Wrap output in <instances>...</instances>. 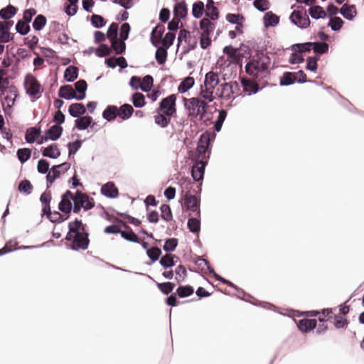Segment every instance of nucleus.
Segmentation results:
<instances>
[{
    "mask_svg": "<svg viewBox=\"0 0 364 364\" xmlns=\"http://www.w3.org/2000/svg\"><path fill=\"white\" fill-rule=\"evenodd\" d=\"M255 54L246 61L245 73L249 76L265 79L271 74V58L267 50L268 47H257Z\"/></svg>",
    "mask_w": 364,
    "mask_h": 364,
    "instance_id": "nucleus-1",
    "label": "nucleus"
},
{
    "mask_svg": "<svg viewBox=\"0 0 364 364\" xmlns=\"http://www.w3.org/2000/svg\"><path fill=\"white\" fill-rule=\"evenodd\" d=\"M74 86L78 95L74 93L72 85H64L60 86L58 90V97L66 100H75L77 101H82L85 99L88 87L87 81L84 79H80L75 82Z\"/></svg>",
    "mask_w": 364,
    "mask_h": 364,
    "instance_id": "nucleus-2",
    "label": "nucleus"
},
{
    "mask_svg": "<svg viewBox=\"0 0 364 364\" xmlns=\"http://www.w3.org/2000/svg\"><path fill=\"white\" fill-rule=\"evenodd\" d=\"M215 136V134L211 133L209 131H205L200 134L197 141L196 149L188 151L190 158L202 159L206 156L210 157L212 148L210 142L214 141Z\"/></svg>",
    "mask_w": 364,
    "mask_h": 364,
    "instance_id": "nucleus-3",
    "label": "nucleus"
},
{
    "mask_svg": "<svg viewBox=\"0 0 364 364\" xmlns=\"http://www.w3.org/2000/svg\"><path fill=\"white\" fill-rule=\"evenodd\" d=\"M23 87L26 94L30 97L32 102H35L42 97L44 87L36 77L31 73H27L23 80Z\"/></svg>",
    "mask_w": 364,
    "mask_h": 364,
    "instance_id": "nucleus-4",
    "label": "nucleus"
},
{
    "mask_svg": "<svg viewBox=\"0 0 364 364\" xmlns=\"http://www.w3.org/2000/svg\"><path fill=\"white\" fill-rule=\"evenodd\" d=\"M242 47H223V51L227 55L228 59L231 64L235 65H242L244 59V53H251V47H245L246 50H242Z\"/></svg>",
    "mask_w": 364,
    "mask_h": 364,
    "instance_id": "nucleus-5",
    "label": "nucleus"
},
{
    "mask_svg": "<svg viewBox=\"0 0 364 364\" xmlns=\"http://www.w3.org/2000/svg\"><path fill=\"white\" fill-rule=\"evenodd\" d=\"M190 159L193 162V165L191 167V175L193 180L196 182H203L205 168L208 164L209 156H206L202 159Z\"/></svg>",
    "mask_w": 364,
    "mask_h": 364,
    "instance_id": "nucleus-6",
    "label": "nucleus"
},
{
    "mask_svg": "<svg viewBox=\"0 0 364 364\" xmlns=\"http://www.w3.org/2000/svg\"><path fill=\"white\" fill-rule=\"evenodd\" d=\"M176 94H171L167 97H165L161 100L159 103V107L156 109L155 112L160 114L161 112L168 113V116L170 114L175 116L176 115Z\"/></svg>",
    "mask_w": 364,
    "mask_h": 364,
    "instance_id": "nucleus-7",
    "label": "nucleus"
},
{
    "mask_svg": "<svg viewBox=\"0 0 364 364\" xmlns=\"http://www.w3.org/2000/svg\"><path fill=\"white\" fill-rule=\"evenodd\" d=\"M89 232L85 228L80 230V232L74 235L75 238L73 240L71 246L67 245V248L73 251H78L80 250H86L90 245Z\"/></svg>",
    "mask_w": 364,
    "mask_h": 364,
    "instance_id": "nucleus-8",
    "label": "nucleus"
},
{
    "mask_svg": "<svg viewBox=\"0 0 364 364\" xmlns=\"http://www.w3.org/2000/svg\"><path fill=\"white\" fill-rule=\"evenodd\" d=\"M294 25L301 28H306L310 25V20L304 6H298L289 17Z\"/></svg>",
    "mask_w": 364,
    "mask_h": 364,
    "instance_id": "nucleus-9",
    "label": "nucleus"
},
{
    "mask_svg": "<svg viewBox=\"0 0 364 364\" xmlns=\"http://www.w3.org/2000/svg\"><path fill=\"white\" fill-rule=\"evenodd\" d=\"M240 87L238 82H230L228 83L221 84L219 87L217 89L216 95L218 98L230 100L232 98V100L235 97H232L235 93V90H239Z\"/></svg>",
    "mask_w": 364,
    "mask_h": 364,
    "instance_id": "nucleus-10",
    "label": "nucleus"
},
{
    "mask_svg": "<svg viewBox=\"0 0 364 364\" xmlns=\"http://www.w3.org/2000/svg\"><path fill=\"white\" fill-rule=\"evenodd\" d=\"M186 203V208L192 213H195L196 215L200 217V198L196 196L191 195L190 193L186 194L184 197Z\"/></svg>",
    "mask_w": 364,
    "mask_h": 364,
    "instance_id": "nucleus-11",
    "label": "nucleus"
},
{
    "mask_svg": "<svg viewBox=\"0 0 364 364\" xmlns=\"http://www.w3.org/2000/svg\"><path fill=\"white\" fill-rule=\"evenodd\" d=\"M13 24L12 21H0V43H6L13 38L14 35L9 31Z\"/></svg>",
    "mask_w": 364,
    "mask_h": 364,
    "instance_id": "nucleus-12",
    "label": "nucleus"
},
{
    "mask_svg": "<svg viewBox=\"0 0 364 364\" xmlns=\"http://www.w3.org/2000/svg\"><path fill=\"white\" fill-rule=\"evenodd\" d=\"M100 193L107 198L114 199L119 196V189L114 181H108L100 188Z\"/></svg>",
    "mask_w": 364,
    "mask_h": 364,
    "instance_id": "nucleus-13",
    "label": "nucleus"
},
{
    "mask_svg": "<svg viewBox=\"0 0 364 364\" xmlns=\"http://www.w3.org/2000/svg\"><path fill=\"white\" fill-rule=\"evenodd\" d=\"M42 120H41L38 124L35 127H28L25 133L24 139L26 143L33 144L36 143V140L41 136L42 134L41 127L38 126Z\"/></svg>",
    "mask_w": 364,
    "mask_h": 364,
    "instance_id": "nucleus-14",
    "label": "nucleus"
},
{
    "mask_svg": "<svg viewBox=\"0 0 364 364\" xmlns=\"http://www.w3.org/2000/svg\"><path fill=\"white\" fill-rule=\"evenodd\" d=\"M304 82L303 80H297L294 72L285 71L279 77V85L282 87L290 86L295 83L304 84Z\"/></svg>",
    "mask_w": 364,
    "mask_h": 364,
    "instance_id": "nucleus-15",
    "label": "nucleus"
},
{
    "mask_svg": "<svg viewBox=\"0 0 364 364\" xmlns=\"http://www.w3.org/2000/svg\"><path fill=\"white\" fill-rule=\"evenodd\" d=\"M296 326L300 331L307 333L316 328L317 320L315 318H303L298 321Z\"/></svg>",
    "mask_w": 364,
    "mask_h": 364,
    "instance_id": "nucleus-16",
    "label": "nucleus"
},
{
    "mask_svg": "<svg viewBox=\"0 0 364 364\" xmlns=\"http://www.w3.org/2000/svg\"><path fill=\"white\" fill-rule=\"evenodd\" d=\"M41 154L45 158L56 159L60 157L61 153L57 144H50L41 149Z\"/></svg>",
    "mask_w": 364,
    "mask_h": 364,
    "instance_id": "nucleus-17",
    "label": "nucleus"
},
{
    "mask_svg": "<svg viewBox=\"0 0 364 364\" xmlns=\"http://www.w3.org/2000/svg\"><path fill=\"white\" fill-rule=\"evenodd\" d=\"M242 295L245 296V297L246 299H250V301H247V303H250L254 306H260L263 309L272 310L274 311H276L277 310V307L276 306H274L273 304L268 302V301H263L258 300V299H255L254 296H252L251 294H250L249 293L246 292L245 291V294H242Z\"/></svg>",
    "mask_w": 364,
    "mask_h": 364,
    "instance_id": "nucleus-18",
    "label": "nucleus"
},
{
    "mask_svg": "<svg viewBox=\"0 0 364 364\" xmlns=\"http://www.w3.org/2000/svg\"><path fill=\"white\" fill-rule=\"evenodd\" d=\"M39 200L42 205L41 214L47 215L50 213V202L52 200L51 192L46 189V191L41 194Z\"/></svg>",
    "mask_w": 364,
    "mask_h": 364,
    "instance_id": "nucleus-19",
    "label": "nucleus"
},
{
    "mask_svg": "<svg viewBox=\"0 0 364 364\" xmlns=\"http://www.w3.org/2000/svg\"><path fill=\"white\" fill-rule=\"evenodd\" d=\"M119 115L118 107L115 105H109L102 111V117L107 122H114Z\"/></svg>",
    "mask_w": 364,
    "mask_h": 364,
    "instance_id": "nucleus-20",
    "label": "nucleus"
},
{
    "mask_svg": "<svg viewBox=\"0 0 364 364\" xmlns=\"http://www.w3.org/2000/svg\"><path fill=\"white\" fill-rule=\"evenodd\" d=\"M180 261V258L173 254H165L159 260L160 265L165 269L173 267Z\"/></svg>",
    "mask_w": 364,
    "mask_h": 364,
    "instance_id": "nucleus-21",
    "label": "nucleus"
},
{
    "mask_svg": "<svg viewBox=\"0 0 364 364\" xmlns=\"http://www.w3.org/2000/svg\"><path fill=\"white\" fill-rule=\"evenodd\" d=\"M87 112L85 105L80 102H75L68 107V113L73 118L79 119L83 117Z\"/></svg>",
    "mask_w": 364,
    "mask_h": 364,
    "instance_id": "nucleus-22",
    "label": "nucleus"
},
{
    "mask_svg": "<svg viewBox=\"0 0 364 364\" xmlns=\"http://www.w3.org/2000/svg\"><path fill=\"white\" fill-rule=\"evenodd\" d=\"M219 82L218 73L209 71L205 75L203 84L205 87L214 90Z\"/></svg>",
    "mask_w": 364,
    "mask_h": 364,
    "instance_id": "nucleus-23",
    "label": "nucleus"
},
{
    "mask_svg": "<svg viewBox=\"0 0 364 364\" xmlns=\"http://www.w3.org/2000/svg\"><path fill=\"white\" fill-rule=\"evenodd\" d=\"M79 68L76 65H68L63 73L64 81L68 82H73L78 77Z\"/></svg>",
    "mask_w": 364,
    "mask_h": 364,
    "instance_id": "nucleus-24",
    "label": "nucleus"
},
{
    "mask_svg": "<svg viewBox=\"0 0 364 364\" xmlns=\"http://www.w3.org/2000/svg\"><path fill=\"white\" fill-rule=\"evenodd\" d=\"M200 216L198 217L196 215V217H193L191 215H188L187 228L189 232L198 235L200 231Z\"/></svg>",
    "mask_w": 364,
    "mask_h": 364,
    "instance_id": "nucleus-25",
    "label": "nucleus"
},
{
    "mask_svg": "<svg viewBox=\"0 0 364 364\" xmlns=\"http://www.w3.org/2000/svg\"><path fill=\"white\" fill-rule=\"evenodd\" d=\"M119 115L118 117L122 121L128 120L134 112L133 107L128 103H124L118 107Z\"/></svg>",
    "mask_w": 364,
    "mask_h": 364,
    "instance_id": "nucleus-26",
    "label": "nucleus"
},
{
    "mask_svg": "<svg viewBox=\"0 0 364 364\" xmlns=\"http://www.w3.org/2000/svg\"><path fill=\"white\" fill-rule=\"evenodd\" d=\"M183 106L184 109L186 111L189 110H197L198 107H202L203 100H199L198 97H191V98H186L183 97Z\"/></svg>",
    "mask_w": 364,
    "mask_h": 364,
    "instance_id": "nucleus-27",
    "label": "nucleus"
},
{
    "mask_svg": "<svg viewBox=\"0 0 364 364\" xmlns=\"http://www.w3.org/2000/svg\"><path fill=\"white\" fill-rule=\"evenodd\" d=\"M45 132L50 138V141H55L58 140L63 132V127L55 124L47 129Z\"/></svg>",
    "mask_w": 364,
    "mask_h": 364,
    "instance_id": "nucleus-28",
    "label": "nucleus"
},
{
    "mask_svg": "<svg viewBox=\"0 0 364 364\" xmlns=\"http://www.w3.org/2000/svg\"><path fill=\"white\" fill-rule=\"evenodd\" d=\"M118 28V24L112 23L107 30V37L110 41V46L119 45Z\"/></svg>",
    "mask_w": 364,
    "mask_h": 364,
    "instance_id": "nucleus-29",
    "label": "nucleus"
},
{
    "mask_svg": "<svg viewBox=\"0 0 364 364\" xmlns=\"http://www.w3.org/2000/svg\"><path fill=\"white\" fill-rule=\"evenodd\" d=\"M173 117L171 114L168 116V113L163 112L154 116V122L161 128H166L168 126Z\"/></svg>",
    "mask_w": 364,
    "mask_h": 364,
    "instance_id": "nucleus-30",
    "label": "nucleus"
},
{
    "mask_svg": "<svg viewBox=\"0 0 364 364\" xmlns=\"http://www.w3.org/2000/svg\"><path fill=\"white\" fill-rule=\"evenodd\" d=\"M195 85V79L193 77L188 76L184 77L178 86V92L180 94H184L190 90Z\"/></svg>",
    "mask_w": 364,
    "mask_h": 364,
    "instance_id": "nucleus-31",
    "label": "nucleus"
},
{
    "mask_svg": "<svg viewBox=\"0 0 364 364\" xmlns=\"http://www.w3.org/2000/svg\"><path fill=\"white\" fill-rule=\"evenodd\" d=\"M218 112V115L217 117L216 120L214 122L213 124V129L215 132H219L221 131L223 123L225 120L226 119L227 115H228V111L224 109H215V112Z\"/></svg>",
    "mask_w": 364,
    "mask_h": 364,
    "instance_id": "nucleus-32",
    "label": "nucleus"
},
{
    "mask_svg": "<svg viewBox=\"0 0 364 364\" xmlns=\"http://www.w3.org/2000/svg\"><path fill=\"white\" fill-rule=\"evenodd\" d=\"M288 49H286V47H282V49L278 48V51H282L284 52L285 50H287ZM292 50V53H291L289 58V63L291 65H296V64H300L302 63L304 61V58H302L301 54L296 49H290Z\"/></svg>",
    "mask_w": 364,
    "mask_h": 364,
    "instance_id": "nucleus-33",
    "label": "nucleus"
},
{
    "mask_svg": "<svg viewBox=\"0 0 364 364\" xmlns=\"http://www.w3.org/2000/svg\"><path fill=\"white\" fill-rule=\"evenodd\" d=\"M175 292L178 297L184 299L191 296L194 293V289L191 285L179 284Z\"/></svg>",
    "mask_w": 364,
    "mask_h": 364,
    "instance_id": "nucleus-34",
    "label": "nucleus"
},
{
    "mask_svg": "<svg viewBox=\"0 0 364 364\" xmlns=\"http://www.w3.org/2000/svg\"><path fill=\"white\" fill-rule=\"evenodd\" d=\"M178 245V240L176 237H167L164 240L163 250L166 254H171L174 252Z\"/></svg>",
    "mask_w": 364,
    "mask_h": 364,
    "instance_id": "nucleus-35",
    "label": "nucleus"
},
{
    "mask_svg": "<svg viewBox=\"0 0 364 364\" xmlns=\"http://www.w3.org/2000/svg\"><path fill=\"white\" fill-rule=\"evenodd\" d=\"M155 59L157 63L160 65L165 64L167 60L168 49L170 47H156Z\"/></svg>",
    "mask_w": 364,
    "mask_h": 364,
    "instance_id": "nucleus-36",
    "label": "nucleus"
},
{
    "mask_svg": "<svg viewBox=\"0 0 364 364\" xmlns=\"http://www.w3.org/2000/svg\"><path fill=\"white\" fill-rule=\"evenodd\" d=\"M174 16L178 18H183L187 16L188 8L184 1L176 4L173 9Z\"/></svg>",
    "mask_w": 364,
    "mask_h": 364,
    "instance_id": "nucleus-37",
    "label": "nucleus"
},
{
    "mask_svg": "<svg viewBox=\"0 0 364 364\" xmlns=\"http://www.w3.org/2000/svg\"><path fill=\"white\" fill-rule=\"evenodd\" d=\"M130 100L136 108H142L146 105L145 95L139 92L132 94Z\"/></svg>",
    "mask_w": 364,
    "mask_h": 364,
    "instance_id": "nucleus-38",
    "label": "nucleus"
},
{
    "mask_svg": "<svg viewBox=\"0 0 364 364\" xmlns=\"http://www.w3.org/2000/svg\"><path fill=\"white\" fill-rule=\"evenodd\" d=\"M17 189L19 193L28 196L31 194L33 186L29 180L24 178L19 182Z\"/></svg>",
    "mask_w": 364,
    "mask_h": 364,
    "instance_id": "nucleus-39",
    "label": "nucleus"
},
{
    "mask_svg": "<svg viewBox=\"0 0 364 364\" xmlns=\"http://www.w3.org/2000/svg\"><path fill=\"white\" fill-rule=\"evenodd\" d=\"M205 15L212 20L218 18V10L214 6V1L213 0H208L205 5Z\"/></svg>",
    "mask_w": 364,
    "mask_h": 364,
    "instance_id": "nucleus-40",
    "label": "nucleus"
},
{
    "mask_svg": "<svg viewBox=\"0 0 364 364\" xmlns=\"http://www.w3.org/2000/svg\"><path fill=\"white\" fill-rule=\"evenodd\" d=\"M86 140L77 139L75 141L68 142L67 144V148L68 149V157L70 158L71 156L75 155L78 150L82 147L83 142Z\"/></svg>",
    "mask_w": 364,
    "mask_h": 364,
    "instance_id": "nucleus-41",
    "label": "nucleus"
},
{
    "mask_svg": "<svg viewBox=\"0 0 364 364\" xmlns=\"http://www.w3.org/2000/svg\"><path fill=\"white\" fill-rule=\"evenodd\" d=\"M37 47H28L31 50H35ZM41 50V52L48 58L47 59V63L49 65H53L54 63L52 61V60H55V57H57V55L55 54V51L52 49L50 47H38Z\"/></svg>",
    "mask_w": 364,
    "mask_h": 364,
    "instance_id": "nucleus-42",
    "label": "nucleus"
},
{
    "mask_svg": "<svg viewBox=\"0 0 364 364\" xmlns=\"http://www.w3.org/2000/svg\"><path fill=\"white\" fill-rule=\"evenodd\" d=\"M119 234L126 241L133 243L138 242L137 235L133 231L132 228L126 230L121 229Z\"/></svg>",
    "mask_w": 364,
    "mask_h": 364,
    "instance_id": "nucleus-43",
    "label": "nucleus"
},
{
    "mask_svg": "<svg viewBox=\"0 0 364 364\" xmlns=\"http://www.w3.org/2000/svg\"><path fill=\"white\" fill-rule=\"evenodd\" d=\"M78 203L82 205L84 211H88L92 209L95 205V202L93 198L85 194L79 200Z\"/></svg>",
    "mask_w": 364,
    "mask_h": 364,
    "instance_id": "nucleus-44",
    "label": "nucleus"
},
{
    "mask_svg": "<svg viewBox=\"0 0 364 364\" xmlns=\"http://www.w3.org/2000/svg\"><path fill=\"white\" fill-rule=\"evenodd\" d=\"M17 9L12 5H9L6 7L0 10V17L4 21H9L16 15Z\"/></svg>",
    "mask_w": 364,
    "mask_h": 364,
    "instance_id": "nucleus-45",
    "label": "nucleus"
},
{
    "mask_svg": "<svg viewBox=\"0 0 364 364\" xmlns=\"http://www.w3.org/2000/svg\"><path fill=\"white\" fill-rule=\"evenodd\" d=\"M146 255L151 261H159L161 259L163 255L162 251L158 245H154L147 250Z\"/></svg>",
    "mask_w": 364,
    "mask_h": 364,
    "instance_id": "nucleus-46",
    "label": "nucleus"
},
{
    "mask_svg": "<svg viewBox=\"0 0 364 364\" xmlns=\"http://www.w3.org/2000/svg\"><path fill=\"white\" fill-rule=\"evenodd\" d=\"M320 60V57L318 55H311L309 56L306 59V63L305 68L307 70L311 71L313 73H316L318 70V61Z\"/></svg>",
    "mask_w": 364,
    "mask_h": 364,
    "instance_id": "nucleus-47",
    "label": "nucleus"
},
{
    "mask_svg": "<svg viewBox=\"0 0 364 364\" xmlns=\"http://www.w3.org/2000/svg\"><path fill=\"white\" fill-rule=\"evenodd\" d=\"M31 156V151L29 148H19L16 151V157L21 164L27 162Z\"/></svg>",
    "mask_w": 364,
    "mask_h": 364,
    "instance_id": "nucleus-48",
    "label": "nucleus"
},
{
    "mask_svg": "<svg viewBox=\"0 0 364 364\" xmlns=\"http://www.w3.org/2000/svg\"><path fill=\"white\" fill-rule=\"evenodd\" d=\"M161 211V218L166 222H169L173 220V213L171 206L168 204L164 203L159 207Z\"/></svg>",
    "mask_w": 364,
    "mask_h": 364,
    "instance_id": "nucleus-49",
    "label": "nucleus"
},
{
    "mask_svg": "<svg viewBox=\"0 0 364 364\" xmlns=\"http://www.w3.org/2000/svg\"><path fill=\"white\" fill-rule=\"evenodd\" d=\"M341 14L344 18L352 20L356 15V9L353 5L344 4L341 9Z\"/></svg>",
    "mask_w": 364,
    "mask_h": 364,
    "instance_id": "nucleus-50",
    "label": "nucleus"
},
{
    "mask_svg": "<svg viewBox=\"0 0 364 364\" xmlns=\"http://www.w3.org/2000/svg\"><path fill=\"white\" fill-rule=\"evenodd\" d=\"M154 86V77L151 75H146L142 78L141 90L144 92H149Z\"/></svg>",
    "mask_w": 364,
    "mask_h": 364,
    "instance_id": "nucleus-51",
    "label": "nucleus"
},
{
    "mask_svg": "<svg viewBox=\"0 0 364 364\" xmlns=\"http://www.w3.org/2000/svg\"><path fill=\"white\" fill-rule=\"evenodd\" d=\"M129 31V24L128 23H124L120 28L118 46H125L124 41L128 38Z\"/></svg>",
    "mask_w": 364,
    "mask_h": 364,
    "instance_id": "nucleus-52",
    "label": "nucleus"
},
{
    "mask_svg": "<svg viewBox=\"0 0 364 364\" xmlns=\"http://www.w3.org/2000/svg\"><path fill=\"white\" fill-rule=\"evenodd\" d=\"M50 162L46 159H40L37 163V171L38 173L41 175H44L50 172Z\"/></svg>",
    "mask_w": 364,
    "mask_h": 364,
    "instance_id": "nucleus-53",
    "label": "nucleus"
},
{
    "mask_svg": "<svg viewBox=\"0 0 364 364\" xmlns=\"http://www.w3.org/2000/svg\"><path fill=\"white\" fill-rule=\"evenodd\" d=\"M177 296H178V295L176 294V292L169 294L168 296H167V297L164 300L165 304L168 306L176 307V306H178L180 304H183L191 301V300H186V301L180 302L178 300Z\"/></svg>",
    "mask_w": 364,
    "mask_h": 364,
    "instance_id": "nucleus-54",
    "label": "nucleus"
},
{
    "mask_svg": "<svg viewBox=\"0 0 364 364\" xmlns=\"http://www.w3.org/2000/svg\"><path fill=\"white\" fill-rule=\"evenodd\" d=\"M279 18L272 12H267L264 16L265 26H274L279 23Z\"/></svg>",
    "mask_w": 364,
    "mask_h": 364,
    "instance_id": "nucleus-55",
    "label": "nucleus"
},
{
    "mask_svg": "<svg viewBox=\"0 0 364 364\" xmlns=\"http://www.w3.org/2000/svg\"><path fill=\"white\" fill-rule=\"evenodd\" d=\"M183 43H186L188 46H192V43L191 41V33L190 32L185 29L180 30L178 36L177 46H180Z\"/></svg>",
    "mask_w": 364,
    "mask_h": 364,
    "instance_id": "nucleus-56",
    "label": "nucleus"
},
{
    "mask_svg": "<svg viewBox=\"0 0 364 364\" xmlns=\"http://www.w3.org/2000/svg\"><path fill=\"white\" fill-rule=\"evenodd\" d=\"M205 11V5L203 2L198 1L193 4L192 14L196 18H200Z\"/></svg>",
    "mask_w": 364,
    "mask_h": 364,
    "instance_id": "nucleus-57",
    "label": "nucleus"
},
{
    "mask_svg": "<svg viewBox=\"0 0 364 364\" xmlns=\"http://www.w3.org/2000/svg\"><path fill=\"white\" fill-rule=\"evenodd\" d=\"M268 85H269V83L267 81H263L262 86H259L257 83H252L249 86L248 89H245V92L249 96L252 95H255V94H257V92H259V91H261L263 88L267 87Z\"/></svg>",
    "mask_w": 364,
    "mask_h": 364,
    "instance_id": "nucleus-58",
    "label": "nucleus"
},
{
    "mask_svg": "<svg viewBox=\"0 0 364 364\" xmlns=\"http://www.w3.org/2000/svg\"><path fill=\"white\" fill-rule=\"evenodd\" d=\"M349 324V321L340 314H336L333 316V326L336 329H341Z\"/></svg>",
    "mask_w": 364,
    "mask_h": 364,
    "instance_id": "nucleus-59",
    "label": "nucleus"
},
{
    "mask_svg": "<svg viewBox=\"0 0 364 364\" xmlns=\"http://www.w3.org/2000/svg\"><path fill=\"white\" fill-rule=\"evenodd\" d=\"M81 226H83V228H87L86 224H83L82 220H80L78 218H75L74 220L70 221L68 223V230H70V232H73L74 235L77 233V232H80V228Z\"/></svg>",
    "mask_w": 364,
    "mask_h": 364,
    "instance_id": "nucleus-60",
    "label": "nucleus"
},
{
    "mask_svg": "<svg viewBox=\"0 0 364 364\" xmlns=\"http://www.w3.org/2000/svg\"><path fill=\"white\" fill-rule=\"evenodd\" d=\"M309 14L315 19L322 18L326 16V12L320 6H314L309 9Z\"/></svg>",
    "mask_w": 364,
    "mask_h": 364,
    "instance_id": "nucleus-61",
    "label": "nucleus"
},
{
    "mask_svg": "<svg viewBox=\"0 0 364 364\" xmlns=\"http://www.w3.org/2000/svg\"><path fill=\"white\" fill-rule=\"evenodd\" d=\"M16 31L21 35H26L30 31V26L28 23L20 20L16 25Z\"/></svg>",
    "mask_w": 364,
    "mask_h": 364,
    "instance_id": "nucleus-62",
    "label": "nucleus"
},
{
    "mask_svg": "<svg viewBox=\"0 0 364 364\" xmlns=\"http://www.w3.org/2000/svg\"><path fill=\"white\" fill-rule=\"evenodd\" d=\"M164 31V26H156L151 32V39L152 43H154L155 41L157 42L162 38L163 33Z\"/></svg>",
    "mask_w": 364,
    "mask_h": 364,
    "instance_id": "nucleus-63",
    "label": "nucleus"
},
{
    "mask_svg": "<svg viewBox=\"0 0 364 364\" xmlns=\"http://www.w3.org/2000/svg\"><path fill=\"white\" fill-rule=\"evenodd\" d=\"M200 26L203 31L202 33L213 32L215 28L214 24L207 18H204L200 21Z\"/></svg>",
    "mask_w": 364,
    "mask_h": 364,
    "instance_id": "nucleus-64",
    "label": "nucleus"
}]
</instances>
